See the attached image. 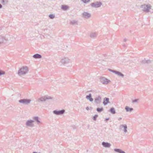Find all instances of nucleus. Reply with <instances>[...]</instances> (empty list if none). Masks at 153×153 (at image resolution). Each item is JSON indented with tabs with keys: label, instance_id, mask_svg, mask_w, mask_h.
<instances>
[{
	"label": "nucleus",
	"instance_id": "nucleus-1",
	"mask_svg": "<svg viewBox=\"0 0 153 153\" xmlns=\"http://www.w3.org/2000/svg\"><path fill=\"white\" fill-rule=\"evenodd\" d=\"M28 71L27 67L23 66L19 70L18 74L19 76L24 75L27 74Z\"/></svg>",
	"mask_w": 153,
	"mask_h": 153
},
{
	"label": "nucleus",
	"instance_id": "nucleus-2",
	"mask_svg": "<svg viewBox=\"0 0 153 153\" xmlns=\"http://www.w3.org/2000/svg\"><path fill=\"white\" fill-rule=\"evenodd\" d=\"M102 5V3L101 2L98 1L92 3L90 4L91 7L96 8L100 7Z\"/></svg>",
	"mask_w": 153,
	"mask_h": 153
},
{
	"label": "nucleus",
	"instance_id": "nucleus-3",
	"mask_svg": "<svg viewBox=\"0 0 153 153\" xmlns=\"http://www.w3.org/2000/svg\"><path fill=\"white\" fill-rule=\"evenodd\" d=\"M31 101V100L28 99H21L19 101V103L25 105H28L29 104Z\"/></svg>",
	"mask_w": 153,
	"mask_h": 153
},
{
	"label": "nucleus",
	"instance_id": "nucleus-4",
	"mask_svg": "<svg viewBox=\"0 0 153 153\" xmlns=\"http://www.w3.org/2000/svg\"><path fill=\"white\" fill-rule=\"evenodd\" d=\"M141 7L143 9V10L144 11L148 12L151 8V6L149 5L144 4L141 5Z\"/></svg>",
	"mask_w": 153,
	"mask_h": 153
},
{
	"label": "nucleus",
	"instance_id": "nucleus-5",
	"mask_svg": "<svg viewBox=\"0 0 153 153\" xmlns=\"http://www.w3.org/2000/svg\"><path fill=\"white\" fill-rule=\"evenodd\" d=\"M65 112V110L64 109L61 110H54L53 111V113L56 115H62Z\"/></svg>",
	"mask_w": 153,
	"mask_h": 153
},
{
	"label": "nucleus",
	"instance_id": "nucleus-6",
	"mask_svg": "<svg viewBox=\"0 0 153 153\" xmlns=\"http://www.w3.org/2000/svg\"><path fill=\"white\" fill-rule=\"evenodd\" d=\"M52 97L50 96H45L39 98L38 100V101L39 102L40 101L45 102L47 100L52 99Z\"/></svg>",
	"mask_w": 153,
	"mask_h": 153
},
{
	"label": "nucleus",
	"instance_id": "nucleus-7",
	"mask_svg": "<svg viewBox=\"0 0 153 153\" xmlns=\"http://www.w3.org/2000/svg\"><path fill=\"white\" fill-rule=\"evenodd\" d=\"M100 81L103 84H107L110 82V80H108L107 79L104 77H101L100 78Z\"/></svg>",
	"mask_w": 153,
	"mask_h": 153
},
{
	"label": "nucleus",
	"instance_id": "nucleus-8",
	"mask_svg": "<svg viewBox=\"0 0 153 153\" xmlns=\"http://www.w3.org/2000/svg\"><path fill=\"white\" fill-rule=\"evenodd\" d=\"M101 101V98L100 96L96 97L94 99V102L96 104H100Z\"/></svg>",
	"mask_w": 153,
	"mask_h": 153
},
{
	"label": "nucleus",
	"instance_id": "nucleus-9",
	"mask_svg": "<svg viewBox=\"0 0 153 153\" xmlns=\"http://www.w3.org/2000/svg\"><path fill=\"white\" fill-rule=\"evenodd\" d=\"M34 122V120H28L26 121V125L27 126L33 127V126Z\"/></svg>",
	"mask_w": 153,
	"mask_h": 153
},
{
	"label": "nucleus",
	"instance_id": "nucleus-10",
	"mask_svg": "<svg viewBox=\"0 0 153 153\" xmlns=\"http://www.w3.org/2000/svg\"><path fill=\"white\" fill-rule=\"evenodd\" d=\"M82 16L85 18L88 19L91 16V14L88 13L84 12L82 14Z\"/></svg>",
	"mask_w": 153,
	"mask_h": 153
},
{
	"label": "nucleus",
	"instance_id": "nucleus-11",
	"mask_svg": "<svg viewBox=\"0 0 153 153\" xmlns=\"http://www.w3.org/2000/svg\"><path fill=\"white\" fill-rule=\"evenodd\" d=\"M69 62L70 59L67 58H65L64 59H62L61 60V62L64 64L69 63Z\"/></svg>",
	"mask_w": 153,
	"mask_h": 153
},
{
	"label": "nucleus",
	"instance_id": "nucleus-12",
	"mask_svg": "<svg viewBox=\"0 0 153 153\" xmlns=\"http://www.w3.org/2000/svg\"><path fill=\"white\" fill-rule=\"evenodd\" d=\"M102 145L105 148H109L111 146V144L110 143L104 142H103L102 143Z\"/></svg>",
	"mask_w": 153,
	"mask_h": 153
},
{
	"label": "nucleus",
	"instance_id": "nucleus-13",
	"mask_svg": "<svg viewBox=\"0 0 153 153\" xmlns=\"http://www.w3.org/2000/svg\"><path fill=\"white\" fill-rule=\"evenodd\" d=\"M86 98L91 102H93L94 100L93 98L92 97L91 94V93L89 94L88 95L86 96Z\"/></svg>",
	"mask_w": 153,
	"mask_h": 153
},
{
	"label": "nucleus",
	"instance_id": "nucleus-14",
	"mask_svg": "<svg viewBox=\"0 0 153 153\" xmlns=\"http://www.w3.org/2000/svg\"><path fill=\"white\" fill-rule=\"evenodd\" d=\"M33 120L35 121L38 125H39L41 123V122L39 120V118L37 116L34 117H33Z\"/></svg>",
	"mask_w": 153,
	"mask_h": 153
},
{
	"label": "nucleus",
	"instance_id": "nucleus-15",
	"mask_svg": "<svg viewBox=\"0 0 153 153\" xmlns=\"http://www.w3.org/2000/svg\"><path fill=\"white\" fill-rule=\"evenodd\" d=\"M109 102V98L107 97H105L104 99L103 102V105H107Z\"/></svg>",
	"mask_w": 153,
	"mask_h": 153
},
{
	"label": "nucleus",
	"instance_id": "nucleus-16",
	"mask_svg": "<svg viewBox=\"0 0 153 153\" xmlns=\"http://www.w3.org/2000/svg\"><path fill=\"white\" fill-rule=\"evenodd\" d=\"M114 151L118 153H126L124 151L120 149L115 148L114 149Z\"/></svg>",
	"mask_w": 153,
	"mask_h": 153
},
{
	"label": "nucleus",
	"instance_id": "nucleus-17",
	"mask_svg": "<svg viewBox=\"0 0 153 153\" xmlns=\"http://www.w3.org/2000/svg\"><path fill=\"white\" fill-rule=\"evenodd\" d=\"M33 57L35 59H40L42 57V56L38 53L34 55Z\"/></svg>",
	"mask_w": 153,
	"mask_h": 153
},
{
	"label": "nucleus",
	"instance_id": "nucleus-18",
	"mask_svg": "<svg viewBox=\"0 0 153 153\" xmlns=\"http://www.w3.org/2000/svg\"><path fill=\"white\" fill-rule=\"evenodd\" d=\"M125 109L126 112H131L133 110V108H130L128 106H126Z\"/></svg>",
	"mask_w": 153,
	"mask_h": 153
},
{
	"label": "nucleus",
	"instance_id": "nucleus-19",
	"mask_svg": "<svg viewBox=\"0 0 153 153\" xmlns=\"http://www.w3.org/2000/svg\"><path fill=\"white\" fill-rule=\"evenodd\" d=\"M68 6L66 5H62L61 9L63 10H66L68 8Z\"/></svg>",
	"mask_w": 153,
	"mask_h": 153
},
{
	"label": "nucleus",
	"instance_id": "nucleus-20",
	"mask_svg": "<svg viewBox=\"0 0 153 153\" xmlns=\"http://www.w3.org/2000/svg\"><path fill=\"white\" fill-rule=\"evenodd\" d=\"M109 111L112 114H115L116 113V111L115 108L114 107H112L109 110Z\"/></svg>",
	"mask_w": 153,
	"mask_h": 153
},
{
	"label": "nucleus",
	"instance_id": "nucleus-21",
	"mask_svg": "<svg viewBox=\"0 0 153 153\" xmlns=\"http://www.w3.org/2000/svg\"><path fill=\"white\" fill-rule=\"evenodd\" d=\"M70 24L73 25H78V22L77 21L73 20L70 22Z\"/></svg>",
	"mask_w": 153,
	"mask_h": 153
},
{
	"label": "nucleus",
	"instance_id": "nucleus-22",
	"mask_svg": "<svg viewBox=\"0 0 153 153\" xmlns=\"http://www.w3.org/2000/svg\"><path fill=\"white\" fill-rule=\"evenodd\" d=\"M121 126L124 128V131L125 133L127 132V127L126 124L122 125Z\"/></svg>",
	"mask_w": 153,
	"mask_h": 153
},
{
	"label": "nucleus",
	"instance_id": "nucleus-23",
	"mask_svg": "<svg viewBox=\"0 0 153 153\" xmlns=\"http://www.w3.org/2000/svg\"><path fill=\"white\" fill-rule=\"evenodd\" d=\"M7 40L4 37L0 36V44L4 43V41H6Z\"/></svg>",
	"mask_w": 153,
	"mask_h": 153
},
{
	"label": "nucleus",
	"instance_id": "nucleus-24",
	"mask_svg": "<svg viewBox=\"0 0 153 153\" xmlns=\"http://www.w3.org/2000/svg\"><path fill=\"white\" fill-rule=\"evenodd\" d=\"M115 74H117L119 76H121L122 77H123L124 75L121 73V72L117 71L115 73Z\"/></svg>",
	"mask_w": 153,
	"mask_h": 153
},
{
	"label": "nucleus",
	"instance_id": "nucleus-25",
	"mask_svg": "<svg viewBox=\"0 0 153 153\" xmlns=\"http://www.w3.org/2000/svg\"><path fill=\"white\" fill-rule=\"evenodd\" d=\"M103 108L102 107L100 108H96V111L99 113H100L103 111Z\"/></svg>",
	"mask_w": 153,
	"mask_h": 153
},
{
	"label": "nucleus",
	"instance_id": "nucleus-26",
	"mask_svg": "<svg viewBox=\"0 0 153 153\" xmlns=\"http://www.w3.org/2000/svg\"><path fill=\"white\" fill-rule=\"evenodd\" d=\"M97 36L96 33H91L90 34V37L92 38H94L96 37Z\"/></svg>",
	"mask_w": 153,
	"mask_h": 153
},
{
	"label": "nucleus",
	"instance_id": "nucleus-27",
	"mask_svg": "<svg viewBox=\"0 0 153 153\" xmlns=\"http://www.w3.org/2000/svg\"><path fill=\"white\" fill-rule=\"evenodd\" d=\"M55 15L53 14H50L49 15V17L50 19H53L55 18Z\"/></svg>",
	"mask_w": 153,
	"mask_h": 153
},
{
	"label": "nucleus",
	"instance_id": "nucleus-28",
	"mask_svg": "<svg viewBox=\"0 0 153 153\" xmlns=\"http://www.w3.org/2000/svg\"><path fill=\"white\" fill-rule=\"evenodd\" d=\"M84 3H87L89 2L90 1V0H81Z\"/></svg>",
	"mask_w": 153,
	"mask_h": 153
},
{
	"label": "nucleus",
	"instance_id": "nucleus-29",
	"mask_svg": "<svg viewBox=\"0 0 153 153\" xmlns=\"http://www.w3.org/2000/svg\"><path fill=\"white\" fill-rule=\"evenodd\" d=\"M98 117L97 114H95L94 116L93 117V119L94 120H97V117Z\"/></svg>",
	"mask_w": 153,
	"mask_h": 153
},
{
	"label": "nucleus",
	"instance_id": "nucleus-30",
	"mask_svg": "<svg viewBox=\"0 0 153 153\" xmlns=\"http://www.w3.org/2000/svg\"><path fill=\"white\" fill-rule=\"evenodd\" d=\"M5 72L4 71L0 70V76L4 75L5 74Z\"/></svg>",
	"mask_w": 153,
	"mask_h": 153
},
{
	"label": "nucleus",
	"instance_id": "nucleus-31",
	"mask_svg": "<svg viewBox=\"0 0 153 153\" xmlns=\"http://www.w3.org/2000/svg\"><path fill=\"white\" fill-rule=\"evenodd\" d=\"M108 70L109 71H111L112 72L114 73L115 74V73L116 72V71H115L114 70H113L112 69H108Z\"/></svg>",
	"mask_w": 153,
	"mask_h": 153
},
{
	"label": "nucleus",
	"instance_id": "nucleus-32",
	"mask_svg": "<svg viewBox=\"0 0 153 153\" xmlns=\"http://www.w3.org/2000/svg\"><path fill=\"white\" fill-rule=\"evenodd\" d=\"M138 99H134V100H133L132 101V102L133 103H134L137 102L138 101Z\"/></svg>",
	"mask_w": 153,
	"mask_h": 153
},
{
	"label": "nucleus",
	"instance_id": "nucleus-33",
	"mask_svg": "<svg viewBox=\"0 0 153 153\" xmlns=\"http://www.w3.org/2000/svg\"><path fill=\"white\" fill-rule=\"evenodd\" d=\"M5 2H7L8 1L6 0H2L1 3L3 4H4V3Z\"/></svg>",
	"mask_w": 153,
	"mask_h": 153
},
{
	"label": "nucleus",
	"instance_id": "nucleus-34",
	"mask_svg": "<svg viewBox=\"0 0 153 153\" xmlns=\"http://www.w3.org/2000/svg\"><path fill=\"white\" fill-rule=\"evenodd\" d=\"M146 60L144 59V60H142L141 61V62L142 63H143V64H145V63H146Z\"/></svg>",
	"mask_w": 153,
	"mask_h": 153
},
{
	"label": "nucleus",
	"instance_id": "nucleus-35",
	"mask_svg": "<svg viewBox=\"0 0 153 153\" xmlns=\"http://www.w3.org/2000/svg\"><path fill=\"white\" fill-rule=\"evenodd\" d=\"M92 108L91 107H87L86 108V109L88 110L90 109H92Z\"/></svg>",
	"mask_w": 153,
	"mask_h": 153
},
{
	"label": "nucleus",
	"instance_id": "nucleus-36",
	"mask_svg": "<svg viewBox=\"0 0 153 153\" xmlns=\"http://www.w3.org/2000/svg\"><path fill=\"white\" fill-rule=\"evenodd\" d=\"M151 62V60H147L146 63L147 64L150 63Z\"/></svg>",
	"mask_w": 153,
	"mask_h": 153
},
{
	"label": "nucleus",
	"instance_id": "nucleus-37",
	"mask_svg": "<svg viewBox=\"0 0 153 153\" xmlns=\"http://www.w3.org/2000/svg\"><path fill=\"white\" fill-rule=\"evenodd\" d=\"M109 118H106L105 119V121H107L108 120H109Z\"/></svg>",
	"mask_w": 153,
	"mask_h": 153
},
{
	"label": "nucleus",
	"instance_id": "nucleus-38",
	"mask_svg": "<svg viewBox=\"0 0 153 153\" xmlns=\"http://www.w3.org/2000/svg\"><path fill=\"white\" fill-rule=\"evenodd\" d=\"M127 40V39H126V38H125L123 40V41L124 42H126V41Z\"/></svg>",
	"mask_w": 153,
	"mask_h": 153
},
{
	"label": "nucleus",
	"instance_id": "nucleus-39",
	"mask_svg": "<svg viewBox=\"0 0 153 153\" xmlns=\"http://www.w3.org/2000/svg\"><path fill=\"white\" fill-rule=\"evenodd\" d=\"M2 5L0 4V9L2 8Z\"/></svg>",
	"mask_w": 153,
	"mask_h": 153
},
{
	"label": "nucleus",
	"instance_id": "nucleus-40",
	"mask_svg": "<svg viewBox=\"0 0 153 153\" xmlns=\"http://www.w3.org/2000/svg\"><path fill=\"white\" fill-rule=\"evenodd\" d=\"M122 119V118L121 117H120L119 119H118V120H121Z\"/></svg>",
	"mask_w": 153,
	"mask_h": 153
},
{
	"label": "nucleus",
	"instance_id": "nucleus-41",
	"mask_svg": "<svg viewBox=\"0 0 153 153\" xmlns=\"http://www.w3.org/2000/svg\"><path fill=\"white\" fill-rule=\"evenodd\" d=\"M33 153H41L40 152L37 153L36 152H33Z\"/></svg>",
	"mask_w": 153,
	"mask_h": 153
},
{
	"label": "nucleus",
	"instance_id": "nucleus-42",
	"mask_svg": "<svg viewBox=\"0 0 153 153\" xmlns=\"http://www.w3.org/2000/svg\"><path fill=\"white\" fill-rule=\"evenodd\" d=\"M2 27H0V30H2Z\"/></svg>",
	"mask_w": 153,
	"mask_h": 153
},
{
	"label": "nucleus",
	"instance_id": "nucleus-43",
	"mask_svg": "<svg viewBox=\"0 0 153 153\" xmlns=\"http://www.w3.org/2000/svg\"><path fill=\"white\" fill-rule=\"evenodd\" d=\"M123 46H125V45H123Z\"/></svg>",
	"mask_w": 153,
	"mask_h": 153
}]
</instances>
